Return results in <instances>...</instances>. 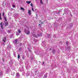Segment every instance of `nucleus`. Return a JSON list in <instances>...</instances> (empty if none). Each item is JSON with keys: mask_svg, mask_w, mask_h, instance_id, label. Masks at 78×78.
I'll list each match as a JSON object with an SVG mask.
<instances>
[{"mask_svg": "<svg viewBox=\"0 0 78 78\" xmlns=\"http://www.w3.org/2000/svg\"><path fill=\"white\" fill-rule=\"evenodd\" d=\"M0 19L1 20H2V17H1V16L0 17Z\"/></svg>", "mask_w": 78, "mask_h": 78, "instance_id": "4be33fe9", "label": "nucleus"}, {"mask_svg": "<svg viewBox=\"0 0 78 78\" xmlns=\"http://www.w3.org/2000/svg\"><path fill=\"white\" fill-rule=\"evenodd\" d=\"M20 45L21 46V45H22V44L20 43Z\"/></svg>", "mask_w": 78, "mask_h": 78, "instance_id": "bb28decb", "label": "nucleus"}, {"mask_svg": "<svg viewBox=\"0 0 78 78\" xmlns=\"http://www.w3.org/2000/svg\"><path fill=\"white\" fill-rule=\"evenodd\" d=\"M49 50H50V51H51V48H50L49 49Z\"/></svg>", "mask_w": 78, "mask_h": 78, "instance_id": "b1692460", "label": "nucleus"}, {"mask_svg": "<svg viewBox=\"0 0 78 78\" xmlns=\"http://www.w3.org/2000/svg\"><path fill=\"white\" fill-rule=\"evenodd\" d=\"M2 59L3 61V62H5V60H4V59H3V58H2Z\"/></svg>", "mask_w": 78, "mask_h": 78, "instance_id": "aec40b11", "label": "nucleus"}, {"mask_svg": "<svg viewBox=\"0 0 78 78\" xmlns=\"http://www.w3.org/2000/svg\"><path fill=\"white\" fill-rule=\"evenodd\" d=\"M18 31L19 33H21V31H20V29L18 30Z\"/></svg>", "mask_w": 78, "mask_h": 78, "instance_id": "1a4fd4ad", "label": "nucleus"}, {"mask_svg": "<svg viewBox=\"0 0 78 78\" xmlns=\"http://www.w3.org/2000/svg\"><path fill=\"white\" fill-rule=\"evenodd\" d=\"M43 64H44V62H43Z\"/></svg>", "mask_w": 78, "mask_h": 78, "instance_id": "c756f323", "label": "nucleus"}, {"mask_svg": "<svg viewBox=\"0 0 78 78\" xmlns=\"http://www.w3.org/2000/svg\"><path fill=\"white\" fill-rule=\"evenodd\" d=\"M2 39L3 42H5H5H6V37H4V39L2 38Z\"/></svg>", "mask_w": 78, "mask_h": 78, "instance_id": "f257e3e1", "label": "nucleus"}, {"mask_svg": "<svg viewBox=\"0 0 78 78\" xmlns=\"http://www.w3.org/2000/svg\"><path fill=\"white\" fill-rule=\"evenodd\" d=\"M2 22H1V23H0V25H1V26H2V25H2Z\"/></svg>", "mask_w": 78, "mask_h": 78, "instance_id": "6ab92c4d", "label": "nucleus"}, {"mask_svg": "<svg viewBox=\"0 0 78 78\" xmlns=\"http://www.w3.org/2000/svg\"><path fill=\"white\" fill-rule=\"evenodd\" d=\"M40 3L41 4V5H43V2H42V0H40Z\"/></svg>", "mask_w": 78, "mask_h": 78, "instance_id": "f03ea898", "label": "nucleus"}, {"mask_svg": "<svg viewBox=\"0 0 78 78\" xmlns=\"http://www.w3.org/2000/svg\"><path fill=\"white\" fill-rule=\"evenodd\" d=\"M66 44H68V42H66Z\"/></svg>", "mask_w": 78, "mask_h": 78, "instance_id": "5701e85b", "label": "nucleus"}, {"mask_svg": "<svg viewBox=\"0 0 78 78\" xmlns=\"http://www.w3.org/2000/svg\"><path fill=\"white\" fill-rule=\"evenodd\" d=\"M32 10L33 11H34V9H33V8H32Z\"/></svg>", "mask_w": 78, "mask_h": 78, "instance_id": "a211bd4d", "label": "nucleus"}, {"mask_svg": "<svg viewBox=\"0 0 78 78\" xmlns=\"http://www.w3.org/2000/svg\"><path fill=\"white\" fill-rule=\"evenodd\" d=\"M16 76H19V73H17L16 74Z\"/></svg>", "mask_w": 78, "mask_h": 78, "instance_id": "9d476101", "label": "nucleus"}, {"mask_svg": "<svg viewBox=\"0 0 78 78\" xmlns=\"http://www.w3.org/2000/svg\"><path fill=\"white\" fill-rule=\"evenodd\" d=\"M55 49H53L52 50V53L53 54H55Z\"/></svg>", "mask_w": 78, "mask_h": 78, "instance_id": "20e7f679", "label": "nucleus"}, {"mask_svg": "<svg viewBox=\"0 0 78 78\" xmlns=\"http://www.w3.org/2000/svg\"><path fill=\"white\" fill-rule=\"evenodd\" d=\"M20 9L21 10H23V11H25V9H24V8H23L22 7H21L20 8Z\"/></svg>", "mask_w": 78, "mask_h": 78, "instance_id": "6e6552de", "label": "nucleus"}, {"mask_svg": "<svg viewBox=\"0 0 78 78\" xmlns=\"http://www.w3.org/2000/svg\"><path fill=\"white\" fill-rule=\"evenodd\" d=\"M43 22H42L41 23H43Z\"/></svg>", "mask_w": 78, "mask_h": 78, "instance_id": "c85d7f7f", "label": "nucleus"}, {"mask_svg": "<svg viewBox=\"0 0 78 78\" xmlns=\"http://www.w3.org/2000/svg\"><path fill=\"white\" fill-rule=\"evenodd\" d=\"M2 16H3V17H4V16H5V13H4V12L3 13Z\"/></svg>", "mask_w": 78, "mask_h": 78, "instance_id": "4468645a", "label": "nucleus"}, {"mask_svg": "<svg viewBox=\"0 0 78 78\" xmlns=\"http://www.w3.org/2000/svg\"><path fill=\"white\" fill-rule=\"evenodd\" d=\"M28 12L29 15H31V10H29L28 11Z\"/></svg>", "mask_w": 78, "mask_h": 78, "instance_id": "39448f33", "label": "nucleus"}, {"mask_svg": "<svg viewBox=\"0 0 78 78\" xmlns=\"http://www.w3.org/2000/svg\"><path fill=\"white\" fill-rule=\"evenodd\" d=\"M24 31L25 33H26V29H24Z\"/></svg>", "mask_w": 78, "mask_h": 78, "instance_id": "412c9836", "label": "nucleus"}, {"mask_svg": "<svg viewBox=\"0 0 78 78\" xmlns=\"http://www.w3.org/2000/svg\"><path fill=\"white\" fill-rule=\"evenodd\" d=\"M4 18L5 20V21H7V20H6V17L4 16Z\"/></svg>", "mask_w": 78, "mask_h": 78, "instance_id": "9b49d317", "label": "nucleus"}, {"mask_svg": "<svg viewBox=\"0 0 78 78\" xmlns=\"http://www.w3.org/2000/svg\"><path fill=\"white\" fill-rule=\"evenodd\" d=\"M30 31L28 30V32L26 33V34H27V35L30 34Z\"/></svg>", "mask_w": 78, "mask_h": 78, "instance_id": "0eeeda50", "label": "nucleus"}, {"mask_svg": "<svg viewBox=\"0 0 78 78\" xmlns=\"http://www.w3.org/2000/svg\"><path fill=\"white\" fill-rule=\"evenodd\" d=\"M18 58L19 59H20V55H18Z\"/></svg>", "mask_w": 78, "mask_h": 78, "instance_id": "f8f14e48", "label": "nucleus"}, {"mask_svg": "<svg viewBox=\"0 0 78 78\" xmlns=\"http://www.w3.org/2000/svg\"><path fill=\"white\" fill-rule=\"evenodd\" d=\"M5 27L8 26V22H7L6 23H5Z\"/></svg>", "mask_w": 78, "mask_h": 78, "instance_id": "7ed1b4c3", "label": "nucleus"}, {"mask_svg": "<svg viewBox=\"0 0 78 78\" xmlns=\"http://www.w3.org/2000/svg\"><path fill=\"white\" fill-rule=\"evenodd\" d=\"M8 33L10 32V30H8Z\"/></svg>", "mask_w": 78, "mask_h": 78, "instance_id": "393cba45", "label": "nucleus"}, {"mask_svg": "<svg viewBox=\"0 0 78 78\" xmlns=\"http://www.w3.org/2000/svg\"><path fill=\"white\" fill-rule=\"evenodd\" d=\"M1 27L2 28V29H3L4 28L3 27V25L1 26Z\"/></svg>", "mask_w": 78, "mask_h": 78, "instance_id": "ddd939ff", "label": "nucleus"}, {"mask_svg": "<svg viewBox=\"0 0 78 78\" xmlns=\"http://www.w3.org/2000/svg\"><path fill=\"white\" fill-rule=\"evenodd\" d=\"M41 34V35H42V34Z\"/></svg>", "mask_w": 78, "mask_h": 78, "instance_id": "7c9ffc66", "label": "nucleus"}, {"mask_svg": "<svg viewBox=\"0 0 78 78\" xmlns=\"http://www.w3.org/2000/svg\"><path fill=\"white\" fill-rule=\"evenodd\" d=\"M63 14V15H64V14Z\"/></svg>", "mask_w": 78, "mask_h": 78, "instance_id": "2f4dec72", "label": "nucleus"}, {"mask_svg": "<svg viewBox=\"0 0 78 78\" xmlns=\"http://www.w3.org/2000/svg\"><path fill=\"white\" fill-rule=\"evenodd\" d=\"M17 42V40H16L15 41V43H16V44Z\"/></svg>", "mask_w": 78, "mask_h": 78, "instance_id": "2eb2a0df", "label": "nucleus"}, {"mask_svg": "<svg viewBox=\"0 0 78 78\" xmlns=\"http://www.w3.org/2000/svg\"><path fill=\"white\" fill-rule=\"evenodd\" d=\"M40 25H41V24H39L38 26H39Z\"/></svg>", "mask_w": 78, "mask_h": 78, "instance_id": "cd10ccee", "label": "nucleus"}, {"mask_svg": "<svg viewBox=\"0 0 78 78\" xmlns=\"http://www.w3.org/2000/svg\"><path fill=\"white\" fill-rule=\"evenodd\" d=\"M13 8H15V7H16V6L15 5H13Z\"/></svg>", "mask_w": 78, "mask_h": 78, "instance_id": "dca6fc26", "label": "nucleus"}, {"mask_svg": "<svg viewBox=\"0 0 78 78\" xmlns=\"http://www.w3.org/2000/svg\"><path fill=\"white\" fill-rule=\"evenodd\" d=\"M30 6H32V7H33V4L31 3L30 4Z\"/></svg>", "mask_w": 78, "mask_h": 78, "instance_id": "f3484780", "label": "nucleus"}, {"mask_svg": "<svg viewBox=\"0 0 78 78\" xmlns=\"http://www.w3.org/2000/svg\"><path fill=\"white\" fill-rule=\"evenodd\" d=\"M1 13H0V17H1Z\"/></svg>", "mask_w": 78, "mask_h": 78, "instance_id": "a878e982", "label": "nucleus"}, {"mask_svg": "<svg viewBox=\"0 0 78 78\" xmlns=\"http://www.w3.org/2000/svg\"><path fill=\"white\" fill-rule=\"evenodd\" d=\"M26 3H27V4H30V3H31V1H27Z\"/></svg>", "mask_w": 78, "mask_h": 78, "instance_id": "423d86ee", "label": "nucleus"}]
</instances>
